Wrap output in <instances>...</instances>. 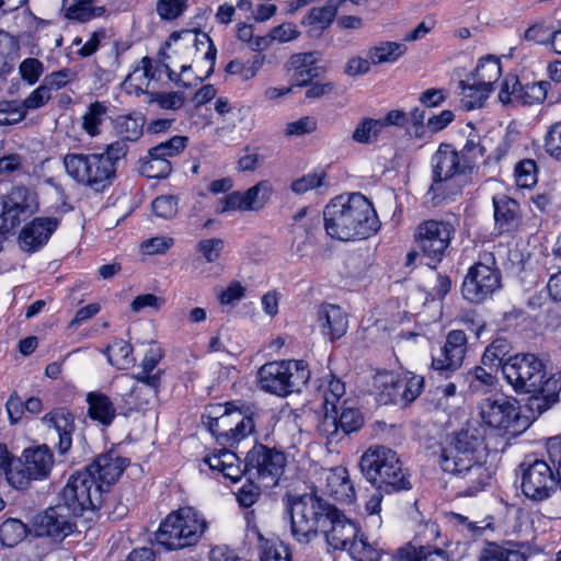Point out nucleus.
<instances>
[{
  "mask_svg": "<svg viewBox=\"0 0 561 561\" xmlns=\"http://www.w3.org/2000/svg\"><path fill=\"white\" fill-rule=\"evenodd\" d=\"M291 534L300 543H308L321 533L335 550H346L358 536L355 523L333 504L317 496L304 494L289 504Z\"/></svg>",
  "mask_w": 561,
  "mask_h": 561,
  "instance_id": "nucleus-1",
  "label": "nucleus"
},
{
  "mask_svg": "<svg viewBox=\"0 0 561 561\" xmlns=\"http://www.w3.org/2000/svg\"><path fill=\"white\" fill-rule=\"evenodd\" d=\"M323 221L328 236L341 241L367 239L380 228L371 202L362 193L332 198L324 207Z\"/></svg>",
  "mask_w": 561,
  "mask_h": 561,
  "instance_id": "nucleus-2",
  "label": "nucleus"
},
{
  "mask_svg": "<svg viewBox=\"0 0 561 561\" xmlns=\"http://www.w3.org/2000/svg\"><path fill=\"white\" fill-rule=\"evenodd\" d=\"M548 460L527 455L519 463L523 494L533 501L549 499L561 482V436L547 440Z\"/></svg>",
  "mask_w": 561,
  "mask_h": 561,
  "instance_id": "nucleus-3",
  "label": "nucleus"
},
{
  "mask_svg": "<svg viewBox=\"0 0 561 561\" xmlns=\"http://www.w3.org/2000/svg\"><path fill=\"white\" fill-rule=\"evenodd\" d=\"M359 468L380 492L393 493L412 488L397 453L385 446L368 448L360 457Z\"/></svg>",
  "mask_w": 561,
  "mask_h": 561,
  "instance_id": "nucleus-4",
  "label": "nucleus"
},
{
  "mask_svg": "<svg viewBox=\"0 0 561 561\" xmlns=\"http://www.w3.org/2000/svg\"><path fill=\"white\" fill-rule=\"evenodd\" d=\"M207 529L205 517L194 507L172 511L156 531V541L168 550L195 546Z\"/></svg>",
  "mask_w": 561,
  "mask_h": 561,
  "instance_id": "nucleus-5",
  "label": "nucleus"
},
{
  "mask_svg": "<svg viewBox=\"0 0 561 561\" xmlns=\"http://www.w3.org/2000/svg\"><path fill=\"white\" fill-rule=\"evenodd\" d=\"M262 390L279 397L300 392L310 378L304 360H280L264 364L257 373Z\"/></svg>",
  "mask_w": 561,
  "mask_h": 561,
  "instance_id": "nucleus-6",
  "label": "nucleus"
},
{
  "mask_svg": "<svg viewBox=\"0 0 561 561\" xmlns=\"http://www.w3.org/2000/svg\"><path fill=\"white\" fill-rule=\"evenodd\" d=\"M502 373L517 392L537 393L551 383L546 363L533 353L510 356L502 365Z\"/></svg>",
  "mask_w": 561,
  "mask_h": 561,
  "instance_id": "nucleus-7",
  "label": "nucleus"
},
{
  "mask_svg": "<svg viewBox=\"0 0 561 561\" xmlns=\"http://www.w3.org/2000/svg\"><path fill=\"white\" fill-rule=\"evenodd\" d=\"M62 164L75 182L94 192H103L116 179L107 161L99 153L69 152L64 157Z\"/></svg>",
  "mask_w": 561,
  "mask_h": 561,
  "instance_id": "nucleus-8",
  "label": "nucleus"
},
{
  "mask_svg": "<svg viewBox=\"0 0 561 561\" xmlns=\"http://www.w3.org/2000/svg\"><path fill=\"white\" fill-rule=\"evenodd\" d=\"M502 286V275L495 257L490 252L480 255V260L469 270L462 282L461 293L466 300L482 304Z\"/></svg>",
  "mask_w": 561,
  "mask_h": 561,
  "instance_id": "nucleus-9",
  "label": "nucleus"
},
{
  "mask_svg": "<svg viewBox=\"0 0 561 561\" xmlns=\"http://www.w3.org/2000/svg\"><path fill=\"white\" fill-rule=\"evenodd\" d=\"M102 503V485H98L90 472L81 470L70 476L58 504L65 506L75 517H79L87 511L100 508Z\"/></svg>",
  "mask_w": 561,
  "mask_h": 561,
  "instance_id": "nucleus-10",
  "label": "nucleus"
},
{
  "mask_svg": "<svg viewBox=\"0 0 561 561\" xmlns=\"http://www.w3.org/2000/svg\"><path fill=\"white\" fill-rule=\"evenodd\" d=\"M54 463V454L46 445L26 448L8 472V482L18 490H25L33 481L46 480Z\"/></svg>",
  "mask_w": 561,
  "mask_h": 561,
  "instance_id": "nucleus-11",
  "label": "nucleus"
},
{
  "mask_svg": "<svg viewBox=\"0 0 561 561\" xmlns=\"http://www.w3.org/2000/svg\"><path fill=\"white\" fill-rule=\"evenodd\" d=\"M285 466V454L263 444H255L245 457L247 476L256 479L260 485L267 489L278 483Z\"/></svg>",
  "mask_w": 561,
  "mask_h": 561,
  "instance_id": "nucleus-12",
  "label": "nucleus"
},
{
  "mask_svg": "<svg viewBox=\"0 0 561 561\" xmlns=\"http://www.w3.org/2000/svg\"><path fill=\"white\" fill-rule=\"evenodd\" d=\"M484 431L476 422H468L459 430L450 443L442 448L439 465L443 471L457 470V462L465 458L477 459L476 454L483 447Z\"/></svg>",
  "mask_w": 561,
  "mask_h": 561,
  "instance_id": "nucleus-13",
  "label": "nucleus"
},
{
  "mask_svg": "<svg viewBox=\"0 0 561 561\" xmlns=\"http://www.w3.org/2000/svg\"><path fill=\"white\" fill-rule=\"evenodd\" d=\"M479 414L489 427L511 433L520 431V408L514 398L502 394L485 398L479 404Z\"/></svg>",
  "mask_w": 561,
  "mask_h": 561,
  "instance_id": "nucleus-14",
  "label": "nucleus"
},
{
  "mask_svg": "<svg viewBox=\"0 0 561 561\" xmlns=\"http://www.w3.org/2000/svg\"><path fill=\"white\" fill-rule=\"evenodd\" d=\"M454 232V227L447 221L426 220L417 226L415 242L423 255L430 259L427 265L435 266L442 261Z\"/></svg>",
  "mask_w": 561,
  "mask_h": 561,
  "instance_id": "nucleus-15",
  "label": "nucleus"
},
{
  "mask_svg": "<svg viewBox=\"0 0 561 561\" xmlns=\"http://www.w3.org/2000/svg\"><path fill=\"white\" fill-rule=\"evenodd\" d=\"M76 518L65 506L56 504L33 517L32 529L37 537H49L59 542L77 531Z\"/></svg>",
  "mask_w": 561,
  "mask_h": 561,
  "instance_id": "nucleus-16",
  "label": "nucleus"
},
{
  "mask_svg": "<svg viewBox=\"0 0 561 561\" xmlns=\"http://www.w3.org/2000/svg\"><path fill=\"white\" fill-rule=\"evenodd\" d=\"M433 163V183L428 192L434 193V197L439 195L444 182L453 180L456 176L471 172L451 145L442 144L432 158Z\"/></svg>",
  "mask_w": 561,
  "mask_h": 561,
  "instance_id": "nucleus-17",
  "label": "nucleus"
},
{
  "mask_svg": "<svg viewBox=\"0 0 561 561\" xmlns=\"http://www.w3.org/2000/svg\"><path fill=\"white\" fill-rule=\"evenodd\" d=\"M226 414L230 415V423L234 426L220 433L222 444L232 446L254 432L259 414L252 407L227 402Z\"/></svg>",
  "mask_w": 561,
  "mask_h": 561,
  "instance_id": "nucleus-18",
  "label": "nucleus"
},
{
  "mask_svg": "<svg viewBox=\"0 0 561 561\" xmlns=\"http://www.w3.org/2000/svg\"><path fill=\"white\" fill-rule=\"evenodd\" d=\"M468 339L462 330H451L446 336L445 345L440 348V357H433L432 367L440 376L448 377L449 371L457 370L467 353Z\"/></svg>",
  "mask_w": 561,
  "mask_h": 561,
  "instance_id": "nucleus-19",
  "label": "nucleus"
},
{
  "mask_svg": "<svg viewBox=\"0 0 561 561\" xmlns=\"http://www.w3.org/2000/svg\"><path fill=\"white\" fill-rule=\"evenodd\" d=\"M456 469L445 472L455 477L459 493L465 496L476 495L490 479L486 468L477 459L465 458L461 462H457Z\"/></svg>",
  "mask_w": 561,
  "mask_h": 561,
  "instance_id": "nucleus-20",
  "label": "nucleus"
},
{
  "mask_svg": "<svg viewBox=\"0 0 561 561\" xmlns=\"http://www.w3.org/2000/svg\"><path fill=\"white\" fill-rule=\"evenodd\" d=\"M128 463V459L114 453H106L98 456L83 471L91 473L98 485H102V493H104L108 491L111 484L117 481Z\"/></svg>",
  "mask_w": 561,
  "mask_h": 561,
  "instance_id": "nucleus-21",
  "label": "nucleus"
},
{
  "mask_svg": "<svg viewBox=\"0 0 561 561\" xmlns=\"http://www.w3.org/2000/svg\"><path fill=\"white\" fill-rule=\"evenodd\" d=\"M317 323L324 337L334 342L348 329V317L337 305L322 304L317 310Z\"/></svg>",
  "mask_w": 561,
  "mask_h": 561,
  "instance_id": "nucleus-22",
  "label": "nucleus"
},
{
  "mask_svg": "<svg viewBox=\"0 0 561 561\" xmlns=\"http://www.w3.org/2000/svg\"><path fill=\"white\" fill-rule=\"evenodd\" d=\"M43 424L53 428L58 437V451L66 454L72 445L75 416L66 408H55L42 417Z\"/></svg>",
  "mask_w": 561,
  "mask_h": 561,
  "instance_id": "nucleus-23",
  "label": "nucleus"
},
{
  "mask_svg": "<svg viewBox=\"0 0 561 561\" xmlns=\"http://www.w3.org/2000/svg\"><path fill=\"white\" fill-rule=\"evenodd\" d=\"M58 220L56 218H35L27 224L19 237L20 247L26 252H35L42 248L56 230Z\"/></svg>",
  "mask_w": 561,
  "mask_h": 561,
  "instance_id": "nucleus-24",
  "label": "nucleus"
},
{
  "mask_svg": "<svg viewBox=\"0 0 561 561\" xmlns=\"http://www.w3.org/2000/svg\"><path fill=\"white\" fill-rule=\"evenodd\" d=\"M319 59L318 51L299 53L289 58L287 67L289 71H293V87H306L311 83L312 79L320 76L321 69L317 66Z\"/></svg>",
  "mask_w": 561,
  "mask_h": 561,
  "instance_id": "nucleus-25",
  "label": "nucleus"
},
{
  "mask_svg": "<svg viewBox=\"0 0 561 561\" xmlns=\"http://www.w3.org/2000/svg\"><path fill=\"white\" fill-rule=\"evenodd\" d=\"M322 476L325 479L323 491L334 500L350 503L354 499L355 491L344 467L323 469Z\"/></svg>",
  "mask_w": 561,
  "mask_h": 561,
  "instance_id": "nucleus-26",
  "label": "nucleus"
},
{
  "mask_svg": "<svg viewBox=\"0 0 561 561\" xmlns=\"http://www.w3.org/2000/svg\"><path fill=\"white\" fill-rule=\"evenodd\" d=\"M335 2L336 0H327L324 5L311 8L302 19L301 24L310 37H320L333 23L339 11Z\"/></svg>",
  "mask_w": 561,
  "mask_h": 561,
  "instance_id": "nucleus-27",
  "label": "nucleus"
},
{
  "mask_svg": "<svg viewBox=\"0 0 561 561\" xmlns=\"http://www.w3.org/2000/svg\"><path fill=\"white\" fill-rule=\"evenodd\" d=\"M170 39L174 43L181 41L184 45H193L195 50H204V59L209 64L206 77L213 73L215 68L217 49L207 33L197 32L195 30H183L181 32H173Z\"/></svg>",
  "mask_w": 561,
  "mask_h": 561,
  "instance_id": "nucleus-28",
  "label": "nucleus"
},
{
  "mask_svg": "<svg viewBox=\"0 0 561 561\" xmlns=\"http://www.w3.org/2000/svg\"><path fill=\"white\" fill-rule=\"evenodd\" d=\"M494 220L499 233L510 232L517 228L519 222L518 203L506 196L493 197Z\"/></svg>",
  "mask_w": 561,
  "mask_h": 561,
  "instance_id": "nucleus-29",
  "label": "nucleus"
},
{
  "mask_svg": "<svg viewBox=\"0 0 561 561\" xmlns=\"http://www.w3.org/2000/svg\"><path fill=\"white\" fill-rule=\"evenodd\" d=\"M401 378L391 371H380L374 377V388L382 404H401L402 393L399 383Z\"/></svg>",
  "mask_w": 561,
  "mask_h": 561,
  "instance_id": "nucleus-30",
  "label": "nucleus"
},
{
  "mask_svg": "<svg viewBox=\"0 0 561 561\" xmlns=\"http://www.w3.org/2000/svg\"><path fill=\"white\" fill-rule=\"evenodd\" d=\"M89 416L104 426H110L116 417L117 411L110 399L101 392H89L87 396Z\"/></svg>",
  "mask_w": 561,
  "mask_h": 561,
  "instance_id": "nucleus-31",
  "label": "nucleus"
},
{
  "mask_svg": "<svg viewBox=\"0 0 561 561\" xmlns=\"http://www.w3.org/2000/svg\"><path fill=\"white\" fill-rule=\"evenodd\" d=\"M501 77V62L493 56L481 58L477 65L474 72L471 75V80L479 83L482 88L492 91L493 84Z\"/></svg>",
  "mask_w": 561,
  "mask_h": 561,
  "instance_id": "nucleus-32",
  "label": "nucleus"
},
{
  "mask_svg": "<svg viewBox=\"0 0 561 561\" xmlns=\"http://www.w3.org/2000/svg\"><path fill=\"white\" fill-rule=\"evenodd\" d=\"M407 51V46L397 42H380L370 47L367 57L373 65L396 62Z\"/></svg>",
  "mask_w": 561,
  "mask_h": 561,
  "instance_id": "nucleus-33",
  "label": "nucleus"
},
{
  "mask_svg": "<svg viewBox=\"0 0 561 561\" xmlns=\"http://www.w3.org/2000/svg\"><path fill=\"white\" fill-rule=\"evenodd\" d=\"M459 87L461 89L460 104L467 111L482 107L490 94L488 89L482 88L471 78L468 81H459Z\"/></svg>",
  "mask_w": 561,
  "mask_h": 561,
  "instance_id": "nucleus-34",
  "label": "nucleus"
},
{
  "mask_svg": "<svg viewBox=\"0 0 561 561\" xmlns=\"http://www.w3.org/2000/svg\"><path fill=\"white\" fill-rule=\"evenodd\" d=\"M324 410V414L317 425V432L321 437L325 438L328 446L336 445L344 438L337 420V409L335 412H332L331 408Z\"/></svg>",
  "mask_w": 561,
  "mask_h": 561,
  "instance_id": "nucleus-35",
  "label": "nucleus"
},
{
  "mask_svg": "<svg viewBox=\"0 0 561 561\" xmlns=\"http://www.w3.org/2000/svg\"><path fill=\"white\" fill-rule=\"evenodd\" d=\"M94 2L95 0H73L69 7L65 8V16L82 23L101 16L105 9L94 5Z\"/></svg>",
  "mask_w": 561,
  "mask_h": 561,
  "instance_id": "nucleus-36",
  "label": "nucleus"
},
{
  "mask_svg": "<svg viewBox=\"0 0 561 561\" xmlns=\"http://www.w3.org/2000/svg\"><path fill=\"white\" fill-rule=\"evenodd\" d=\"M108 362L119 369H126L136 362L133 356V346L128 342L118 339L106 347Z\"/></svg>",
  "mask_w": 561,
  "mask_h": 561,
  "instance_id": "nucleus-37",
  "label": "nucleus"
},
{
  "mask_svg": "<svg viewBox=\"0 0 561 561\" xmlns=\"http://www.w3.org/2000/svg\"><path fill=\"white\" fill-rule=\"evenodd\" d=\"M467 127L471 128V131L468 134L466 144L458 153L465 162L463 165H468L472 170L477 160L484 157L486 149L481 142V137L474 133L472 123H468Z\"/></svg>",
  "mask_w": 561,
  "mask_h": 561,
  "instance_id": "nucleus-38",
  "label": "nucleus"
},
{
  "mask_svg": "<svg viewBox=\"0 0 561 561\" xmlns=\"http://www.w3.org/2000/svg\"><path fill=\"white\" fill-rule=\"evenodd\" d=\"M27 534V527L16 518H9L0 525V542L4 547H14L21 542Z\"/></svg>",
  "mask_w": 561,
  "mask_h": 561,
  "instance_id": "nucleus-39",
  "label": "nucleus"
},
{
  "mask_svg": "<svg viewBox=\"0 0 561 561\" xmlns=\"http://www.w3.org/2000/svg\"><path fill=\"white\" fill-rule=\"evenodd\" d=\"M511 350L512 345L506 337L494 339L482 355L483 365L502 367L507 360L505 357L510 354Z\"/></svg>",
  "mask_w": 561,
  "mask_h": 561,
  "instance_id": "nucleus-40",
  "label": "nucleus"
},
{
  "mask_svg": "<svg viewBox=\"0 0 561 561\" xmlns=\"http://www.w3.org/2000/svg\"><path fill=\"white\" fill-rule=\"evenodd\" d=\"M122 380L129 387V392L127 393L129 396H134V393L139 390L138 386L135 383V381H138L146 386L149 392L156 397L161 383V371L151 374V371L142 369L136 375H123Z\"/></svg>",
  "mask_w": 561,
  "mask_h": 561,
  "instance_id": "nucleus-41",
  "label": "nucleus"
},
{
  "mask_svg": "<svg viewBox=\"0 0 561 561\" xmlns=\"http://www.w3.org/2000/svg\"><path fill=\"white\" fill-rule=\"evenodd\" d=\"M551 87L549 81L530 82L526 84L520 83L518 91V103L523 105H533L541 103L547 98L548 89Z\"/></svg>",
  "mask_w": 561,
  "mask_h": 561,
  "instance_id": "nucleus-42",
  "label": "nucleus"
},
{
  "mask_svg": "<svg viewBox=\"0 0 561 561\" xmlns=\"http://www.w3.org/2000/svg\"><path fill=\"white\" fill-rule=\"evenodd\" d=\"M337 420L344 437L357 432L364 424V417L360 411L345 407V402H343L341 407H337Z\"/></svg>",
  "mask_w": 561,
  "mask_h": 561,
  "instance_id": "nucleus-43",
  "label": "nucleus"
},
{
  "mask_svg": "<svg viewBox=\"0 0 561 561\" xmlns=\"http://www.w3.org/2000/svg\"><path fill=\"white\" fill-rule=\"evenodd\" d=\"M559 401V394L549 386H543L542 390L537 393H531L528 399L527 407L531 412H536L538 415L548 411Z\"/></svg>",
  "mask_w": 561,
  "mask_h": 561,
  "instance_id": "nucleus-44",
  "label": "nucleus"
},
{
  "mask_svg": "<svg viewBox=\"0 0 561 561\" xmlns=\"http://www.w3.org/2000/svg\"><path fill=\"white\" fill-rule=\"evenodd\" d=\"M381 128L380 119L362 118L352 134V139L358 144H371L377 140Z\"/></svg>",
  "mask_w": 561,
  "mask_h": 561,
  "instance_id": "nucleus-45",
  "label": "nucleus"
},
{
  "mask_svg": "<svg viewBox=\"0 0 561 561\" xmlns=\"http://www.w3.org/2000/svg\"><path fill=\"white\" fill-rule=\"evenodd\" d=\"M271 194V186L267 182L261 181L242 193L247 210H259L263 208Z\"/></svg>",
  "mask_w": 561,
  "mask_h": 561,
  "instance_id": "nucleus-46",
  "label": "nucleus"
},
{
  "mask_svg": "<svg viewBox=\"0 0 561 561\" xmlns=\"http://www.w3.org/2000/svg\"><path fill=\"white\" fill-rule=\"evenodd\" d=\"M355 561H379L381 551L373 547L363 536L353 539L346 549Z\"/></svg>",
  "mask_w": 561,
  "mask_h": 561,
  "instance_id": "nucleus-47",
  "label": "nucleus"
},
{
  "mask_svg": "<svg viewBox=\"0 0 561 561\" xmlns=\"http://www.w3.org/2000/svg\"><path fill=\"white\" fill-rule=\"evenodd\" d=\"M26 116V111L21 102L0 101V126L15 125Z\"/></svg>",
  "mask_w": 561,
  "mask_h": 561,
  "instance_id": "nucleus-48",
  "label": "nucleus"
},
{
  "mask_svg": "<svg viewBox=\"0 0 561 561\" xmlns=\"http://www.w3.org/2000/svg\"><path fill=\"white\" fill-rule=\"evenodd\" d=\"M465 380H468L472 392H485L495 383L496 378L485 368L477 366L468 371Z\"/></svg>",
  "mask_w": 561,
  "mask_h": 561,
  "instance_id": "nucleus-49",
  "label": "nucleus"
},
{
  "mask_svg": "<svg viewBox=\"0 0 561 561\" xmlns=\"http://www.w3.org/2000/svg\"><path fill=\"white\" fill-rule=\"evenodd\" d=\"M116 129L121 139H124L127 142L136 141L142 135V122L129 115L119 116Z\"/></svg>",
  "mask_w": 561,
  "mask_h": 561,
  "instance_id": "nucleus-50",
  "label": "nucleus"
},
{
  "mask_svg": "<svg viewBox=\"0 0 561 561\" xmlns=\"http://www.w3.org/2000/svg\"><path fill=\"white\" fill-rule=\"evenodd\" d=\"M149 103H157L162 110L176 111L184 104L185 96L183 92H148Z\"/></svg>",
  "mask_w": 561,
  "mask_h": 561,
  "instance_id": "nucleus-51",
  "label": "nucleus"
},
{
  "mask_svg": "<svg viewBox=\"0 0 561 561\" xmlns=\"http://www.w3.org/2000/svg\"><path fill=\"white\" fill-rule=\"evenodd\" d=\"M106 106L100 102L92 103L88 112L83 115L82 127L90 136H96L100 130L99 127L106 114Z\"/></svg>",
  "mask_w": 561,
  "mask_h": 561,
  "instance_id": "nucleus-52",
  "label": "nucleus"
},
{
  "mask_svg": "<svg viewBox=\"0 0 561 561\" xmlns=\"http://www.w3.org/2000/svg\"><path fill=\"white\" fill-rule=\"evenodd\" d=\"M481 561H526V558L518 550L506 549L491 543L483 550Z\"/></svg>",
  "mask_w": 561,
  "mask_h": 561,
  "instance_id": "nucleus-53",
  "label": "nucleus"
},
{
  "mask_svg": "<svg viewBox=\"0 0 561 561\" xmlns=\"http://www.w3.org/2000/svg\"><path fill=\"white\" fill-rule=\"evenodd\" d=\"M128 152L127 141L118 139L106 146L105 151L99 153L110 164V170L116 176L117 168L122 159L126 157Z\"/></svg>",
  "mask_w": 561,
  "mask_h": 561,
  "instance_id": "nucleus-54",
  "label": "nucleus"
},
{
  "mask_svg": "<svg viewBox=\"0 0 561 561\" xmlns=\"http://www.w3.org/2000/svg\"><path fill=\"white\" fill-rule=\"evenodd\" d=\"M516 183L520 187H530L537 183V164L531 159H524L515 167Z\"/></svg>",
  "mask_w": 561,
  "mask_h": 561,
  "instance_id": "nucleus-55",
  "label": "nucleus"
},
{
  "mask_svg": "<svg viewBox=\"0 0 561 561\" xmlns=\"http://www.w3.org/2000/svg\"><path fill=\"white\" fill-rule=\"evenodd\" d=\"M140 173L148 179H164L172 172L171 162L158 161L148 157L141 162Z\"/></svg>",
  "mask_w": 561,
  "mask_h": 561,
  "instance_id": "nucleus-56",
  "label": "nucleus"
},
{
  "mask_svg": "<svg viewBox=\"0 0 561 561\" xmlns=\"http://www.w3.org/2000/svg\"><path fill=\"white\" fill-rule=\"evenodd\" d=\"M19 73L27 84H35L44 73V64L37 58H26L19 66Z\"/></svg>",
  "mask_w": 561,
  "mask_h": 561,
  "instance_id": "nucleus-57",
  "label": "nucleus"
},
{
  "mask_svg": "<svg viewBox=\"0 0 561 561\" xmlns=\"http://www.w3.org/2000/svg\"><path fill=\"white\" fill-rule=\"evenodd\" d=\"M324 179L325 173L323 171L308 173L295 180L291 183L290 188L295 194H305L310 190L322 186L324 184Z\"/></svg>",
  "mask_w": 561,
  "mask_h": 561,
  "instance_id": "nucleus-58",
  "label": "nucleus"
},
{
  "mask_svg": "<svg viewBox=\"0 0 561 561\" xmlns=\"http://www.w3.org/2000/svg\"><path fill=\"white\" fill-rule=\"evenodd\" d=\"M152 210L158 217L171 219L178 213V199L172 195H161L153 199Z\"/></svg>",
  "mask_w": 561,
  "mask_h": 561,
  "instance_id": "nucleus-59",
  "label": "nucleus"
},
{
  "mask_svg": "<svg viewBox=\"0 0 561 561\" xmlns=\"http://www.w3.org/2000/svg\"><path fill=\"white\" fill-rule=\"evenodd\" d=\"M423 382L424 380L420 376H412L411 378H401L399 388H401L400 393H402V405L409 404L420 396Z\"/></svg>",
  "mask_w": 561,
  "mask_h": 561,
  "instance_id": "nucleus-60",
  "label": "nucleus"
},
{
  "mask_svg": "<svg viewBox=\"0 0 561 561\" xmlns=\"http://www.w3.org/2000/svg\"><path fill=\"white\" fill-rule=\"evenodd\" d=\"M545 150L556 160L561 161V121L551 125L547 131Z\"/></svg>",
  "mask_w": 561,
  "mask_h": 561,
  "instance_id": "nucleus-61",
  "label": "nucleus"
},
{
  "mask_svg": "<svg viewBox=\"0 0 561 561\" xmlns=\"http://www.w3.org/2000/svg\"><path fill=\"white\" fill-rule=\"evenodd\" d=\"M247 482L238 490L237 500L243 507H251L261 495L260 485L254 483L255 479L247 476Z\"/></svg>",
  "mask_w": 561,
  "mask_h": 561,
  "instance_id": "nucleus-62",
  "label": "nucleus"
},
{
  "mask_svg": "<svg viewBox=\"0 0 561 561\" xmlns=\"http://www.w3.org/2000/svg\"><path fill=\"white\" fill-rule=\"evenodd\" d=\"M345 394V385L336 378H332L329 381L328 389L324 391V409L331 408L332 412H335L340 399Z\"/></svg>",
  "mask_w": 561,
  "mask_h": 561,
  "instance_id": "nucleus-63",
  "label": "nucleus"
},
{
  "mask_svg": "<svg viewBox=\"0 0 561 561\" xmlns=\"http://www.w3.org/2000/svg\"><path fill=\"white\" fill-rule=\"evenodd\" d=\"M186 8V0H159L157 12L162 20L179 18Z\"/></svg>",
  "mask_w": 561,
  "mask_h": 561,
  "instance_id": "nucleus-64",
  "label": "nucleus"
}]
</instances>
